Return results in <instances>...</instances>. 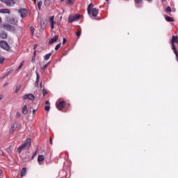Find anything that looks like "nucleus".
Here are the masks:
<instances>
[{
    "mask_svg": "<svg viewBox=\"0 0 178 178\" xmlns=\"http://www.w3.org/2000/svg\"><path fill=\"white\" fill-rule=\"evenodd\" d=\"M35 48H37V44H34L33 49H35Z\"/></svg>",
    "mask_w": 178,
    "mask_h": 178,
    "instance_id": "de8ad7c7",
    "label": "nucleus"
},
{
    "mask_svg": "<svg viewBox=\"0 0 178 178\" xmlns=\"http://www.w3.org/2000/svg\"><path fill=\"white\" fill-rule=\"evenodd\" d=\"M174 54L176 55V58H177V59H178V51H177L174 52Z\"/></svg>",
    "mask_w": 178,
    "mask_h": 178,
    "instance_id": "37998d69",
    "label": "nucleus"
},
{
    "mask_svg": "<svg viewBox=\"0 0 178 178\" xmlns=\"http://www.w3.org/2000/svg\"><path fill=\"white\" fill-rule=\"evenodd\" d=\"M94 8V4L92 3H90L88 6V15H90L91 14V8Z\"/></svg>",
    "mask_w": 178,
    "mask_h": 178,
    "instance_id": "6ab92c4d",
    "label": "nucleus"
},
{
    "mask_svg": "<svg viewBox=\"0 0 178 178\" xmlns=\"http://www.w3.org/2000/svg\"><path fill=\"white\" fill-rule=\"evenodd\" d=\"M35 113V110L33 109V114L34 115Z\"/></svg>",
    "mask_w": 178,
    "mask_h": 178,
    "instance_id": "09e8293b",
    "label": "nucleus"
},
{
    "mask_svg": "<svg viewBox=\"0 0 178 178\" xmlns=\"http://www.w3.org/2000/svg\"><path fill=\"white\" fill-rule=\"evenodd\" d=\"M24 149L23 148V147H22V145H20L18 148H17V152H22V151Z\"/></svg>",
    "mask_w": 178,
    "mask_h": 178,
    "instance_id": "cd10ccee",
    "label": "nucleus"
},
{
    "mask_svg": "<svg viewBox=\"0 0 178 178\" xmlns=\"http://www.w3.org/2000/svg\"><path fill=\"white\" fill-rule=\"evenodd\" d=\"M65 0H60V2H64Z\"/></svg>",
    "mask_w": 178,
    "mask_h": 178,
    "instance_id": "5fc2aeb1",
    "label": "nucleus"
},
{
    "mask_svg": "<svg viewBox=\"0 0 178 178\" xmlns=\"http://www.w3.org/2000/svg\"><path fill=\"white\" fill-rule=\"evenodd\" d=\"M30 145H31V138H27L24 143L22 144L21 146L24 149H27L30 148Z\"/></svg>",
    "mask_w": 178,
    "mask_h": 178,
    "instance_id": "20e7f679",
    "label": "nucleus"
},
{
    "mask_svg": "<svg viewBox=\"0 0 178 178\" xmlns=\"http://www.w3.org/2000/svg\"><path fill=\"white\" fill-rule=\"evenodd\" d=\"M18 13L22 19L27 17L29 12L26 10V8H22L18 10Z\"/></svg>",
    "mask_w": 178,
    "mask_h": 178,
    "instance_id": "39448f33",
    "label": "nucleus"
},
{
    "mask_svg": "<svg viewBox=\"0 0 178 178\" xmlns=\"http://www.w3.org/2000/svg\"><path fill=\"white\" fill-rule=\"evenodd\" d=\"M16 129H17V124H13L10 129V134H12V133H13V131H15V130H16Z\"/></svg>",
    "mask_w": 178,
    "mask_h": 178,
    "instance_id": "dca6fc26",
    "label": "nucleus"
},
{
    "mask_svg": "<svg viewBox=\"0 0 178 178\" xmlns=\"http://www.w3.org/2000/svg\"><path fill=\"white\" fill-rule=\"evenodd\" d=\"M20 90V86H17L15 88V93L19 92V90Z\"/></svg>",
    "mask_w": 178,
    "mask_h": 178,
    "instance_id": "473e14b6",
    "label": "nucleus"
},
{
    "mask_svg": "<svg viewBox=\"0 0 178 178\" xmlns=\"http://www.w3.org/2000/svg\"><path fill=\"white\" fill-rule=\"evenodd\" d=\"M49 141H50V143L52 144V138H50Z\"/></svg>",
    "mask_w": 178,
    "mask_h": 178,
    "instance_id": "49530a36",
    "label": "nucleus"
},
{
    "mask_svg": "<svg viewBox=\"0 0 178 178\" xmlns=\"http://www.w3.org/2000/svg\"><path fill=\"white\" fill-rule=\"evenodd\" d=\"M44 3H45V5H47V3H48V5H49V0H45Z\"/></svg>",
    "mask_w": 178,
    "mask_h": 178,
    "instance_id": "79ce46f5",
    "label": "nucleus"
},
{
    "mask_svg": "<svg viewBox=\"0 0 178 178\" xmlns=\"http://www.w3.org/2000/svg\"><path fill=\"white\" fill-rule=\"evenodd\" d=\"M47 66H48V64L44 65L42 67V70H45V68L47 67Z\"/></svg>",
    "mask_w": 178,
    "mask_h": 178,
    "instance_id": "4c0bfd02",
    "label": "nucleus"
},
{
    "mask_svg": "<svg viewBox=\"0 0 178 178\" xmlns=\"http://www.w3.org/2000/svg\"><path fill=\"white\" fill-rule=\"evenodd\" d=\"M3 60H5V58H3V57H1V58H0V63H1V64L3 63Z\"/></svg>",
    "mask_w": 178,
    "mask_h": 178,
    "instance_id": "c9c22d12",
    "label": "nucleus"
},
{
    "mask_svg": "<svg viewBox=\"0 0 178 178\" xmlns=\"http://www.w3.org/2000/svg\"><path fill=\"white\" fill-rule=\"evenodd\" d=\"M40 81V74L36 72V81L35 82V87H38V83Z\"/></svg>",
    "mask_w": 178,
    "mask_h": 178,
    "instance_id": "2eb2a0df",
    "label": "nucleus"
},
{
    "mask_svg": "<svg viewBox=\"0 0 178 178\" xmlns=\"http://www.w3.org/2000/svg\"><path fill=\"white\" fill-rule=\"evenodd\" d=\"M22 67H23V63H22L19 65V66L18 68H17V70H20V69L22 68Z\"/></svg>",
    "mask_w": 178,
    "mask_h": 178,
    "instance_id": "e433bc0d",
    "label": "nucleus"
},
{
    "mask_svg": "<svg viewBox=\"0 0 178 178\" xmlns=\"http://www.w3.org/2000/svg\"><path fill=\"white\" fill-rule=\"evenodd\" d=\"M51 55H52V53H49L46 54L44 57V60H48L49 58H51Z\"/></svg>",
    "mask_w": 178,
    "mask_h": 178,
    "instance_id": "b1692460",
    "label": "nucleus"
},
{
    "mask_svg": "<svg viewBox=\"0 0 178 178\" xmlns=\"http://www.w3.org/2000/svg\"><path fill=\"white\" fill-rule=\"evenodd\" d=\"M37 155V152H35L32 156V159H34L35 156Z\"/></svg>",
    "mask_w": 178,
    "mask_h": 178,
    "instance_id": "a19ab883",
    "label": "nucleus"
},
{
    "mask_svg": "<svg viewBox=\"0 0 178 178\" xmlns=\"http://www.w3.org/2000/svg\"><path fill=\"white\" fill-rule=\"evenodd\" d=\"M165 20L167 22H175V19L172 17L166 16L165 17Z\"/></svg>",
    "mask_w": 178,
    "mask_h": 178,
    "instance_id": "5701e85b",
    "label": "nucleus"
},
{
    "mask_svg": "<svg viewBox=\"0 0 178 178\" xmlns=\"http://www.w3.org/2000/svg\"><path fill=\"white\" fill-rule=\"evenodd\" d=\"M172 44V49L174 51V53L177 51L176 49V47H175V43H171Z\"/></svg>",
    "mask_w": 178,
    "mask_h": 178,
    "instance_id": "a878e982",
    "label": "nucleus"
},
{
    "mask_svg": "<svg viewBox=\"0 0 178 178\" xmlns=\"http://www.w3.org/2000/svg\"><path fill=\"white\" fill-rule=\"evenodd\" d=\"M34 3H37V0H33Z\"/></svg>",
    "mask_w": 178,
    "mask_h": 178,
    "instance_id": "3c124183",
    "label": "nucleus"
},
{
    "mask_svg": "<svg viewBox=\"0 0 178 178\" xmlns=\"http://www.w3.org/2000/svg\"><path fill=\"white\" fill-rule=\"evenodd\" d=\"M49 109H51V107L49 106H44V111H46L47 112H48Z\"/></svg>",
    "mask_w": 178,
    "mask_h": 178,
    "instance_id": "c756f323",
    "label": "nucleus"
},
{
    "mask_svg": "<svg viewBox=\"0 0 178 178\" xmlns=\"http://www.w3.org/2000/svg\"><path fill=\"white\" fill-rule=\"evenodd\" d=\"M9 23H10L11 24H17V19L15 18V17H11L9 19Z\"/></svg>",
    "mask_w": 178,
    "mask_h": 178,
    "instance_id": "4468645a",
    "label": "nucleus"
},
{
    "mask_svg": "<svg viewBox=\"0 0 178 178\" xmlns=\"http://www.w3.org/2000/svg\"><path fill=\"white\" fill-rule=\"evenodd\" d=\"M90 12H91L92 16H93V17H97V15L99 13V11L97 8H93V9L90 10Z\"/></svg>",
    "mask_w": 178,
    "mask_h": 178,
    "instance_id": "9d476101",
    "label": "nucleus"
},
{
    "mask_svg": "<svg viewBox=\"0 0 178 178\" xmlns=\"http://www.w3.org/2000/svg\"><path fill=\"white\" fill-rule=\"evenodd\" d=\"M44 159L45 157L44 156V155H39L38 157V162L39 165H42V162H44Z\"/></svg>",
    "mask_w": 178,
    "mask_h": 178,
    "instance_id": "1a4fd4ad",
    "label": "nucleus"
},
{
    "mask_svg": "<svg viewBox=\"0 0 178 178\" xmlns=\"http://www.w3.org/2000/svg\"><path fill=\"white\" fill-rule=\"evenodd\" d=\"M76 35L78 37V38H80V35H81V31L76 32Z\"/></svg>",
    "mask_w": 178,
    "mask_h": 178,
    "instance_id": "c85d7f7f",
    "label": "nucleus"
},
{
    "mask_svg": "<svg viewBox=\"0 0 178 178\" xmlns=\"http://www.w3.org/2000/svg\"><path fill=\"white\" fill-rule=\"evenodd\" d=\"M2 22V18L0 17V23Z\"/></svg>",
    "mask_w": 178,
    "mask_h": 178,
    "instance_id": "603ef678",
    "label": "nucleus"
},
{
    "mask_svg": "<svg viewBox=\"0 0 178 178\" xmlns=\"http://www.w3.org/2000/svg\"><path fill=\"white\" fill-rule=\"evenodd\" d=\"M106 2H108L109 1V0H106Z\"/></svg>",
    "mask_w": 178,
    "mask_h": 178,
    "instance_id": "4d7b16f0",
    "label": "nucleus"
},
{
    "mask_svg": "<svg viewBox=\"0 0 178 178\" xmlns=\"http://www.w3.org/2000/svg\"><path fill=\"white\" fill-rule=\"evenodd\" d=\"M75 1L76 0H65V2L66 5H69L70 6H72L74 3Z\"/></svg>",
    "mask_w": 178,
    "mask_h": 178,
    "instance_id": "f3484780",
    "label": "nucleus"
},
{
    "mask_svg": "<svg viewBox=\"0 0 178 178\" xmlns=\"http://www.w3.org/2000/svg\"><path fill=\"white\" fill-rule=\"evenodd\" d=\"M3 27L5 29V30H7V31H15V26L10 24H4Z\"/></svg>",
    "mask_w": 178,
    "mask_h": 178,
    "instance_id": "0eeeda50",
    "label": "nucleus"
},
{
    "mask_svg": "<svg viewBox=\"0 0 178 178\" xmlns=\"http://www.w3.org/2000/svg\"><path fill=\"white\" fill-rule=\"evenodd\" d=\"M82 17V15L76 14L75 15H71L68 18L69 23H73V22H77V20H80Z\"/></svg>",
    "mask_w": 178,
    "mask_h": 178,
    "instance_id": "f257e3e1",
    "label": "nucleus"
},
{
    "mask_svg": "<svg viewBox=\"0 0 178 178\" xmlns=\"http://www.w3.org/2000/svg\"><path fill=\"white\" fill-rule=\"evenodd\" d=\"M0 38H1L2 40H6V38H8V33L5 31L0 33Z\"/></svg>",
    "mask_w": 178,
    "mask_h": 178,
    "instance_id": "9b49d317",
    "label": "nucleus"
},
{
    "mask_svg": "<svg viewBox=\"0 0 178 178\" xmlns=\"http://www.w3.org/2000/svg\"><path fill=\"white\" fill-rule=\"evenodd\" d=\"M42 94L44 96L47 95L48 94V92H47V90H45V89L42 90Z\"/></svg>",
    "mask_w": 178,
    "mask_h": 178,
    "instance_id": "72a5a7b5",
    "label": "nucleus"
},
{
    "mask_svg": "<svg viewBox=\"0 0 178 178\" xmlns=\"http://www.w3.org/2000/svg\"><path fill=\"white\" fill-rule=\"evenodd\" d=\"M147 1H148V2H151L152 0H147Z\"/></svg>",
    "mask_w": 178,
    "mask_h": 178,
    "instance_id": "6e6d98bb",
    "label": "nucleus"
},
{
    "mask_svg": "<svg viewBox=\"0 0 178 178\" xmlns=\"http://www.w3.org/2000/svg\"><path fill=\"white\" fill-rule=\"evenodd\" d=\"M27 173V171L26 170V168H22L21 170V177H24V176H26V174Z\"/></svg>",
    "mask_w": 178,
    "mask_h": 178,
    "instance_id": "4be33fe9",
    "label": "nucleus"
},
{
    "mask_svg": "<svg viewBox=\"0 0 178 178\" xmlns=\"http://www.w3.org/2000/svg\"><path fill=\"white\" fill-rule=\"evenodd\" d=\"M143 0H135V2H136V3H141V1Z\"/></svg>",
    "mask_w": 178,
    "mask_h": 178,
    "instance_id": "58836bf2",
    "label": "nucleus"
},
{
    "mask_svg": "<svg viewBox=\"0 0 178 178\" xmlns=\"http://www.w3.org/2000/svg\"><path fill=\"white\" fill-rule=\"evenodd\" d=\"M65 44H66V38H63V44L65 45Z\"/></svg>",
    "mask_w": 178,
    "mask_h": 178,
    "instance_id": "ea45409f",
    "label": "nucleus"
},
{
    "mask_svg": "<svg viewBox=\"0 0 178 178\" xmlns=\"http://www.w3.org/2000/svg\"><path fill=\"white\" fill-rule=\"evenodd\" d=\"M22 99H24V101H26V99H30V101H34V99H35V97L34 96V95L30 93V94L24 95L22 97Z\"/></svg>",
    "mask_w": 178,
    "mask_h": 178,
    "instance_id": "423d86ee",
    "label": "nucleus"
},
{
    "mask_svg": "<svg viewBox=\"0 0 178 178\" xmlns=\"http://www.w3.org/2000/svg\"><path fill=\"white\" fill-rule=\"evenodd\" d=\"M62 45V43H59L58 44L56 47H55V50L58 51V49H59V48H60V46Z\"/></svg>",
    "mask_w": 178,
    "mask_h": 178,
    "instance_id": "bb28decb",
    "label": "nucleus"
},
{
    "mask_svg": "<svg viewBox=\"0 0 178 178\" xmlns=\"http://www.w3.org/2000/svg\"><path fill=\"white\" fill-rule=\"evenodd\" d=\"M40 87L42 88V82L40 83Z\"/></svg>",
    "mask_w": 178,
    "mask_h": 178,
    "instance_id": "864d4df0",
    "label": "nucleus"
},
{
    "mask_svg": "<svg viewBox=\"0 0 178 178\" xmlns=\"http://www.w3.org/2000/svg\"><path fill=\"white\" fill-rule=\"evenodd\" d=\"M58 36L56 35L54 37H53L49 42V44H54L58 41Z\"/></svg>",
    "mask_w": 178,
    "mask_h": 178,
    "instance_id": "f8f14e48",
    "label": "nucleus"
},
{
    "mask_svg": "<svg viewBox=\"0 0 178 178\" xmlns=\"http://www.w3.org/2000/svg\"><path fill=\"white\" fill-rule=\"evenodd\" d=\"M35 29L33 28V26H31L30 27V31H31V33H32V34H34V31H35Z\"/></svg>",
    "mask_w": 178,
    "mask_h": 178,
    "instance_id": "2f4dec72",
    "label": "nucleus"
},
{
    "mask_svg": "<svg viewBox=\"0 0 178 178\" xmlns=\"http://www.w3.org/2000/svg\"><path fill=\"white\" fill-rule=\"evenodd\" d=\"M45 104H46V105H49V102L46 101V102H45Z\"/></svg>",
    "mask_w": 178,
    "mask_h": 178,
    "instance_id": "a18cd8bd",
    "label": "nucleus"
},
{
    "mask_svg": "<svg viewBox=\"0 0 178 178\" xmlns=\"http://www.w3.org/2000/svg\"><path fill=\"white\" fill-rule=\"evenodd\" d=\"M3 99V95H0V101Z\"/></svg>",
    "mask_w": 178,
    "mask_h": 178,
    "instance_id": "c03bdc74",
    "label": "nucleus"
},
{
    "mask_svg": "<svg viewBox=\"0 0 178 178\" xmlns=\"http://www.w3.org/2000/svg\"><path fill=\"white\" fill-rule=\"evenodd\" d=\"M56 105L58 109H59L60 111H62V109H63V108H65V102L57 101L56 103Z\"/></svg>",
    "mask_w": 178,
    "mask_h": 178,
    "instance_id": "6e6552de",
    "label": "nucleus"
},
{
    "mask_svg": "<svg viewBox=\"0 0 178 178\" xmlns=\"http://www.w3.org/2000/svg\"><path fill=\"white\" fill-rule=\"evenodd\" d=\"M21 115L22 114L19 111H17L16 113V118H20Z\"/></svg>",
    "mask_w": 178,
    "mask_h": 178,
    "instance_id": "f704fd0d",
    "label": "nucleus"
},
{
    "mask_svg": "<svg viewBox=\"0 0 178 178\" xmlns=\"http://www.w3.org/2000/svg\"><path fill=\"white\" fill-rule=\"evenodd\" d=\"M39 10H41V6H42V1H40L38 3Z\"/></svg>",
    "mask_w": 178,
    "mask_h": 178,
    "instance_id": "393cba45",
    "label": "nucleus"
},
{
    "mask_svg": "<svg viewBox=\"0 0 178 178\" xmlns=\"http://www.w3.org/2000/svg\"><path fill=\"white\" fill-rule=\"evenodd\" d=\"M165 10L166 12H172V8H170V6H168Z\"/></svg>",
    "mask_w": 178,
    "mask_h": 178,
    "instance_id": "7c9ffc66",
    "label": "nucleus"
},
{
    "mask_svg": "<svg viewBox=\"0 0 178 178\" xmlns=\"http://www.w3.org/2000/svg\"><path fill=\"white\" fill-rule=\"evenodd\" d=\"M1 2H2L3 3H5V5H6V6H8V8H12L13 6H15L16 1H15V0H0Z\"/></svg>",
    "mask_w": 178,
    "mask_h": 178,
    "instance_id": "f03ea898",
    "label": "nucleus"
},
{
    "mask_svg": "<svg viewBox=\"0 0 178 178\" xmlns=\"http://www.w3.org/2000/svg\"><path fill=\"white\" fill-rule=\"evenodd\" d=\"M175 42L178 44V38H177V36H172V38L171 44H175Z\"/></svg>",
    "mask_w": 178,
    "mask_h": 178,
    "instance_id": "aec40b11",
    "label": "nucleus"
},
{
    "mask_svg": "<svg viewBox=\"0 0 178 178\" xmlns=\"http://www.w3.org/2000/svg\"><path fill=\"white\" fill-rule=\"evenodd\" d=\"M54 17L52 16L50 17V19H49L51 29H54V26L55 24V22H54Z\"/></svg>",
    "mask_w": 178,
    "mask_h": 178,
    "instance_id": "a211bd4d",
    "label": "nucleus"
},
{
    "mask_svg": "<svg viewBox=\"0 0 178 178\" xmlns=\"http://www.w3.org/2000/svg\"><path fill=\"white\" fill-rule=\"evenodd\" d=\"M0 13L8 14L10 13V10L8 8H3L0 10Z\"/></svg>",
    "mask_w": 178,
    "mask_h": 178,
    "instance_id": "ddd939ff",
    "label": "nucleus"
},
{
    "mask_svg": "<svg viewBox=\"0 0 178 178\" xmlns=\"http://www.w3.org/2000/svg\"><path fill=\"white\" fill-rule=\"evenodd\" d=\"M29 111H27V106L24 105L22 108V113L23 115H27Z\"/></svg>",
    "mask_w": 178,
    "mask_h": 178,
    "instance_id": "412c9836",
    "label": "nucleus"
},
{
    "mask_svg": "<svg viewBox=\"0 0 178 178\" xmlns=\"http://www.w3.org/2000/svg\"><path fill=\"white\" fill-rule=\"evenodd\" d=\"M9 73H10V72H8L6 76H4L3 77H6V76H8L9 74Z\"/></svg>",
    "mask_w": 178,
    "mask_h": 178,
    "instance_id": "8fccbe9b",
    "label": "nucleus"
},
{
    "mask_svg": "<svg viewBox=\"0 0 178 178\" xmlns=\"http://www.w3.org/2000/svg\"><path fill=\"white\" fill-rule=\"evenodd\" d=\"M0 47L3 49H5V51H10V46H9V44L6 42V41L1 40L0 42Z\"/></svg>",
    "mask_w": 178,
    "mask_h": 178,
    "instance_id": "7ed1b4c3",
    "label": "nucleus"
}]
</instances>
